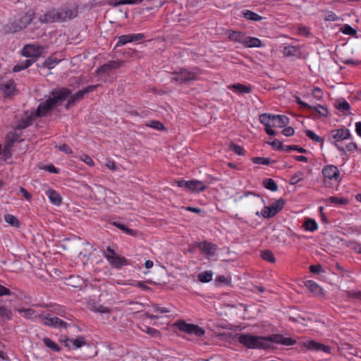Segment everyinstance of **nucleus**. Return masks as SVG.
<instances>
[{
  "mask_svg": "<svg viewBox=\"0 0 361 361\" xmlns=\"http://www.w3.org/2000/svg\"><path fill=\"white\" fill-rule=\"evenodd\" d=\"M296 341L292 338L284 337L276 334L268 336H257L250 335V348H260L264 350L275 348L274 344L281 345H293Z\"/></svg>",
  "mask_w": 361,
  "mask_h": 361,
  "instance_id": "f257e3e1",
  "label": "nucleus"
},
{
  "mask_svg": "<svg viewBox=\"0 0 361 361\" xmlns=\"http://www.w3.org/2000/svg\"><path fill=\"white\" fill-rule=\"evenodd\" d=\"M71 94V91L66 87H62L51 92V97L42 102L35 112L36 117H44L52 111L59 102L64 101Z\"/></svg>",
  "mask_w": 361,
  "mask_h": 361,
  "instance_id": "f03ea898",
  "label": "nucleus"
},
{
  "mask_svg": "<svg viewBox=\"0 0 361 361\" xmlns=\"http://www.w3.org/2000/svg\"><path fill=\"white\" fill-rule=\"evenodd\" d=\"M78 8L75 6H67L60 9H51L40 16L39 20L42 23H49L56 21H65L77 16Z\"/></svg>",
  "mask_w": 361,
  "mask_h": 361,
  "instance_id": "7ed1b4c3",
  "label": "nucleus"
},
{
  "mask_svg": "<svg viewBox=\"0 0 361 361\" xmlns=\"http://www.w3.org/2000/svg\"><path fill=\"white\" fill-rule=\"evenodd\" d=\"M34 16V11L31 9H29L23 15L19 16L13 22L7 23L4 26V30L11 33L19 32L27 27V25L33 20Z\"/></svg>",
  "mask_w": 361,
  "mask_h": 361,
  "instance_id": "20e7f679",
  "label": "nucleus"
},
{
  "mask_svg": "<svg viewBox=\"0 0 361 361\" xmlns=\"http://www.w3.org/2000/svg\"><path fill=\"white\" fill-rule=\"evenodd\" d=\"M201 73V70L197 67L191 70L180 68L173 73L171 80L180 85L187 84L191 81L197 80Z\"/></svg>",
  "mask_w": 361,
  "mask_h": 361,
  "instance_id": "39448f33",
  "label": "nucleus"
},
{
  "mask_svg": "<svg viewBox=\"0 0 361 361\" xmlns=\"http://www.w3.org/2000/svg\"><path fill=\"white\" fill-rule=\"evenodd\" d=\"M103 255L111 266L116 269H121L123 267L130 264L128 259L117 255L110 246H108L104 251Z\"/></svg>",
  "mask_w": 361,
  "mask_h": 361,
  "instance_id": "423d86ee",
  "label": "nucleus"
},
{
  "mask_svg": "<svg viewBox=\"0 0 361 361\" xmlns=\"http://www.w3.org/2000/svg\"><path fill=\"white\" fill-rule=\"evenodd\" d=\"M174 326L180 331L188 334H193L197 337H201L205 334V331L202 327L196 324H188L184 320H178L174 323Z\"/></svg>",
  "mask_w": 361,
  "mask_h": 361,
  "instance_id": "0eeeda50",
  "label": "nucleus"
},
{
  "mask_svg": "<svg viewBox=\"0 0 361 361\" xmlns=\"http://www.w3.org/2000/svg\"><path fill=\"white\" fill-rule=\"evenodd\" d=\"M44 47L43 46L35 44H26L23 47L22 54L27 58H32V60H35L43 54Z\"/></svg>",
  "mask_w": 361,
  "mask_h": 361,
  "instance_id": "6e6552de",
  "label": "nucleus"
},
{
  "mask_svg": "<svg viewBox=\"0 0 361 361\" xmlns=\"http://www.w3.org/2000/svg\"><path fill=\"white\" fill-rule=\"evenodd\" d=\"M285 205V200L280 198L273 202L269 207H264L261 212V215L266 219H269L274 216L279 212H280Z\"/></svg>",
  "mask_w": 361,
  "mask_h": 361,
  "instance_id": "1a4fd4ad",
  "label": "nucleus"
},
{
  "mask_svg": "<svg viewBox=\"0 0 361 361\" xmlns=\"http://www.w3.org/2000/svg\"><path fill=\"white\" fill-rule=\"evenodd\" d=\"M330 133L336 142H341L351 137V133L347 128L335 129L331 130ZM335 146L341 153L345 152L344 147L339 146L337 143H335Z\"/></svg>",
  "mask_w": 361,
  "mask_h": 361,
  "instance_id": "9d476101",
  "label": "nucleus"
},
{
  "mask_svg": "<svg viewBox=\"0 0 361 361\" xmlns=\"http://www.w3.org/2000/svg\"><path fill=\"white\" fill-rule=\"evenodd\" d=\"M39 321L44 325L54 328H66L67 323L56 317H51L49 314H39Z\"/></svg>",
  "mask_w": 361,
  "mask_h": 361,
  "instance_id": "9b49d317",
  "label": "nucleus"
},
{
  "mask_svg": "<svg viewBox=\"0 0 361 361\" xmlns=\"http://www.w3.org/2000/svg\"><path fill=\"white\" fill-rule=\"evenodd\" d=\"M196 246L200 249L202 253L206 255L207 259H210L215 256L217 250V245L216 244L204 240L197 243Z\"/></svg>",
  "mask_w": 361,
  "mask_h": 361,
  "instance_id": "f8f14e48",
  "label": "nucleus"
},
{
  "mask_svg": "<svg viewBox=\"0 0 361 361\" xmlns=\"http://www.w3.org/2000/svg\"><path fill=\"white\" fill-rule=\"evenodd\" d=\"M302 346L312 351H323L326 353H331V348L330 346L318 343L314 340L305 341L302 343Z\"/></svg>",
  "mask_w": 361,
  "mask_h": 361,
  "instance_id": "ddd939ff",
  "label": "nucleus"
},
{
  "mask_svg": "<svg viewBox=\"0 0 361 361\" xmlns=\"http://www.w3.org/2000/svg\"><path fill=\"white\" fill-rule=\"evenodd\" d=\"M145 35L143 33H136V34H130V35H123L117 37V42L116 44V47H121L127 43L138 42L145 38Z\"/></svg>",
  "mask_w": 361,
  "mask_h": 361,
  "instance_id": "4468645a",
  "label": "nucleus"
},
{
  "mask_svg": "<svg viewBox=\"0 0 361 361\" xmlns=\"http://www.w3.org/2000/svg\"><path fill=\"white\" fill-rule=\"evenodd\" d=\"M322 173L324 177V183H326V179H334L337 182L341 180L340 172L338 168L334 165L326 166L322 169Z\"/></svg>",
  "mask_w": 361,
  "mask_h": 361,
  "instance_id": "2eb2a0df",
  "label": "nucleus"
},
{
  "mask_svg": "<svg viewBox=\"0 0 361 361\" xmlns=\"http://www.w3.org/2000/svg\"><path fill=\"white\" fill-rule=\"evenodd\" d=\"M122 65V61H109L108 63L99 66L97 72L98 74L106 73L110 72L111 70L117 69Z\"/></svg>",
  "mask_w": 361,
  "mask_h": 361,
  "instance_id": "dca6fc26",
  "label": "nucleus"
},
{
  "mask_svg": "<svg viewBox=\"0 0 361 361\" xmlns=\"http://www.w3.org/2000/svg\"><path fill=\"white\" fill-rule=\"evenodd\" d=\"M207 189L206 184L198 180H188V189L187 190L193 192H203Z\"/></svg>",
  "mask_w": 361,
  "mask_h": 361,
  "instance_id": "f3484780",
  "label": "nucleus"
},
{
  "mask_svg": "<svg viewBox=\"0 0 361 361\" xmlns=\"http://www.w3.org/2000/svg\"><path fill=\"white\" fill-rule=\"evenodd\" d=\"M16 90V83L12 79L0 84V90L2 91L6 97L11 96Z\"/></svg>",
  "mask_w": 361,
  "mask_h": 361,
  "instance_id": "a211bd4d",
  "label": "nucleus"
},
{
  "mask_svg": "<svg viewBox=\"0 0 361 361\" xmlns=\"http://www.w3.org/2000/svg\"><path fill=\"white\" fill-rule=\"evenodd\" d=\"M85 344V340L82 336H78L75 338H67L65 341V345L72 349L79 348Z\"/></svg>",
  "mask_w": 361,
  "mask_h": 361,
  "instance_id": "6ab92c4d",
  "label": "nucleus"
},
{
  "mask_svg": "<svg viewBox=\"0 0 361 361\" xmlns=\"http://www.w3.org/2000/svg\"><path fill=\"white\" fill-rule=\"evenodd\" d=\"M99 86V84L88 85L83 90L78 91L75 94L72 95L70 98L73 99V102H75L78 100L82 99L84 97L85 94H87L89 92H92L94 91Z\"/></svg>",
  "mask_w": 361,
  "mask_h": 361,
  "instance_id": "aec40b11",
  "label": "nucleus"
},
{
  "mask_svg": "<svg viewBox=\"0 0 361 361\" xmlns=\"http://www.w3.org/2000/svg\"><path fill=\"white\" fill-rule=\"evenodd\" d=\"M271 126L273 128H283L289 123V118L284 115H273Z\"/></svg>",
  "mask_w": 361,
  "mask_h": 361,
  "instance_id": "412c9836",
  "label": "nucleus"
},
{
  "mask_svg": "<svg viewBox=\"0 0 361 361\" xmlns=\"http://www.w3.org/2000/svg\"><path fill=\"white\" fill-rule=\"evenodd\" d=\"M50 202L56 206H59L62 202V197L60 194L54 189H49L45 192Z\"/></svg>",
  "mask_w": 361,
  "mask_h": 361,
  "instance_id": "4be33fe9",
  "label": "nucleus"
},
{
  "mask_svg": "<svg viewBox=\"0 0 361 361\" xmlns=\"http://www.w3.org/2000/svg\"><path fill=\"white\" fill-rule=\"evenodd\" d=\"M228 36L231 40L241 42L245 45V47H248V37L245 33L231 31Z\"/></svg>",
  "mask_w": 361,
  "mask_h": 361,
  "instance_id": "5701e85b",
  "label": "nucleus"
},
{
  "mask_svg": "<svg viewBox=\"0 0 361 361\" xmlns=\"http://www.w3.org/2000/svg\"><path fill=\"white\" fill-rule=\"evenodd\" d=\"M18 312L19 313H20V314H23V316L25 318L30 319H32L33 321L39 320V314H37L36 312L33 309H31V308H28V309L21 308V309H18Z\"/></svg>",
  "mask_w": 361,
  "mask_h": 361,
  "instance_id": "b1692460",
  "label": "nucleus"
},
{
  "mask_svg": "<svg viewBox=\"0 0 361 361\" xmlns=\"http://www.w3.org/2000/svg\"><path fill=\"white\" fill-rule=\"evenodd\" d=\"M33 63L34 60L31 59H25L24 61H20L18 63L14 66L13 71L16 73L24 69H26L28 67H30Z\"/></svg>",
  "mask_w": 361,
  "mask_h": 361,
  "instance_id": "393cba45",
  "label": "nucleus"
},
{
  "mask_svg": "<svg viewBox=\"0 0 361 361\" xmlns=\"http://www.w3.org/2000/svg\"><path fill=\"white\" fill-rule=\"evenodd\" d=\"M305 286L314 294L320 295L322 293V288L313 281H307L305 283Z\"/></svg>",
  "mask_w": 361,
  "mask_h": 361,
  "instance_id": "a878e982",
  "label": "nucleus"
},
{
  "mask_svg": "<svg viewBox=\"0 0 361 361\" xmlns=\"http://www.w3.org/2000/svg\"><path fill=\"white\" fill-rule=\"evenodd\" d=\"M213 274L211 270L204 271L197 275V279L202 283H208L212 280Z\"/></svg>",
  "mask_w": 361,
  "mask_h": 361,
  "instance_id": "bb28decb",
  "label": "nucleus"
},
{
  "mask_svg": "<svg viewBox=\"0 0 361 361\" xmlns=\"http://www.w3.org/2000/svg\"><path fill=\"white\" fill-rule=\"evenodd\" d=\"M60 61H61L60 59H58L57 58H56L54 56H51L44 61L43 66H44V67L47 68L49 69H52L57 64H59L60 63Z\"/></svg>",
  "mask_w": 361,
  "mask_h": 361,
  "instance_id": "cd10ccee",
  "label": "nucleus"
},
{
  "mask_svg": "<svg viewBox=\"0 0 361 361\" xmlns=\"http://www.w3.org/2000/svg\"><path fill=\"white\" fill-rule=\"evenodd\" d=\"M250 290L252 292L253 295H256L255 297L258 301L262 302L264 298L262 295H258L259 293H264L265 291V288L262 286H252Z\"/></svg>",
  "mask_w": 361,
  "mask_h": 361,
  "instance_id": "c85d7f7f",
  "label": "nucleus"
},
{
  "mask_svg": "<svg viewBox=\"0 0 361 361\" xmlns=\"http://www.w3.org/2000/svg\"><path fill=\"white\" fill-rule=\"evenodd\" d=\"M153 312L155 314L152 315L151 318H159L160 314L169 313L171 312V309L166 307H159L158 305L153 306Z\"/></svg>",
  "mask_w": 361,
  "mask_h": 361,
  "instance_id": "c756f323",
  "label": "nucleus"
},
{
  "mask_svg": "<svg viewBox=\"0 0 361 361\" xmlns=\"http://www.w3.org/2000/svg\"><path fill=\"white\" fill-rule=\"evenodd\" d=\"M43 342L47 348L54 352H60L61 348L59 345L53 341L51 338L46 337L43 339Z\"/></svg>",
  "mask_w": 361,
  "mask_h": 361,
  "instance_id": "7c9ffc66",
  "label": "nucleus"
},
{
  "mask_svg": "<svg viewBox=\"0 0 361 361\" xmlns=\"http://www.w3.org/2000/svg\"><path fill=\"white\" fill-rule=\"evenodd\" d=\"M260 257L264 260L268 261L271 263H274L276 262L274 253L269 250H262L260 252Z\"/></svg>",
  "mask_w": 361,
  "mask_h": 361,
  "instance_id": "2f4dec72",
  "label": "nucleus"
},
{
  "mask_svg": "<svg viewBox=\"0 0 361 361\" xmlns=\"http://www.w3.org/2000/svg\"><path fill=\"white\" fill-rule=\"evenodd\" d=\"M33 123V117L32 116H28L25 118H22L18 123L17 128L18 129H24Z\"/></svg>",
  "mask_w": 361,
  "mask_h": 361,
  "instance_id": "473e14b6",
  "label": "nucleus"
},
{
  "mask_svg": "<svg viewBox=\"0 0 361 361\" xmlns=\"http://www.w3.org/2000/svg\"><path fill=\"white\" fill-rule=\"evenodd\" d=\"M111 224L116 228L121 229L123 232L125 233L130 235H134L135 234V231L131 228H128L126 225L122 224L117 221H113L111 222Z\"/></svg>",
  "mask_w": 361,
  "mask_h": 361,
  "instance_id": "72a5a7b5",
  "label": "nucleus"
},
{
  "mask_svg": "<svg viewBox=\"0 0 361 361\" xmlns=\"http://www.w3.org/2000/svg\"><path fill=\"white\" fill-rule=\"evenodd\" d=\"M272 117L273 114H262L259 118L260 122L265 126V128H267V126H271Z\"/></svg>",
  "mask_w": 361,
  "mask_h": 361,
  "instance_id": "f704fd0d",
  "label": "nucleus"
},
{
  "mask_svg": "<svg viewBox=\"0 0 361 361\" xmlns=\"http://www.w3.org/2000/svg\"><path fill=\"white\" fill-rule=\"evenodd\" d=\"M4 220L9 225L18 228L20 226V222L18 219L13 214H6L4 216Z\"/></svg>",
  "mask_w": 361,
  "mask_h": 361,
  "instance_id": "c9c22d12",
  "label": "nucleus"
},
{
  "mask_svg": "<svg viewBox=\"0 0 361 361\" xmlns=\"http://www.w3.org/2000/svg\"><path fill=\"white\" fill-rule=\"evenodd\" d=\"M18 134L16 131H11L7 133L6 136V144H10L11 147L13 146L14 142L18 139Z\"/></svg>",
  "mask_w": 361,
  "mask_h": 361,
  "instance_id": "e433bc0d",
  "label": "nucleus"
},
{
  "mask_svg": "<svg viewBox=\"0 0 361 361\" xmlns=\"http://www.w3.org/2000/svg\"><path fill=\"white\" fill-rule=\"evenodd\" d=\"M327 202L335 204H347L348 203V200L345 197H330L326 200Z\"/></svg>",
  "mask_w": 361,
  "mask_h": 361,
  "instance_id": "4c0bfd02",
  "label": "nucleus"
},
{
  "mask_svg": "<svg viewBox=\"0 0 361 361\" xmlns=\"http://www.w3.org/2000/svg\"><path fill=\"white\" fill-rule=\"evenodd\" d=\"M304 227L307 231H314L317 229L318 225L315 220L308 219L304 222Z\"/></svg>",
  "mask_w": 361,
  "mask_h": 361,
  "instance_id": "58836bf2",
  "label": "nucleus"
},
{
  "mask_svg": "<svg viewBox=\"0 0 361 361\" xmlns=\"http://www.w3.org/2000/svg\"><path fill=\"white\" fill-rule=\"evenodd\" d=\"M298 51V48L295 46H288L283 49V54L287 57L295 56Z\"/></svg>",
  "mask_w": 361,
  "mask_h": 361,
  "instance_id": "ea45409f",
  "label": "nucleus"
},
{
  "mask_svg": "<svg viewBox=\"0 0 361 361\" xmlns=\"http://www.w3.org/2000/svg\"><path fill=\"white\" fill-rule=\"evenodd\" d=\"M228 88L235 92L248 93V87L239 83L231 85Z\"/></svg>",
  "mask_w": 361,
  "mask_h": 361,
  "instance_id": "a19ab883",
  "label": "nucleus"
},
{
  "mask_svg": "<svg viewBox=\"0 0 361 361\" xmlns=\"http://www.w3.org/2000/svg\"><path fill=\"white\" fill-rule=\"evenodd\" d=\"M214 283H215L216 286L220 287V286H223L229 285L230 281L225 276L219 275L216 277Z\"/></svg>",
  "mask_w": 361,
  "mask_h": 361,
  "instance_id": "79ce46f5",
  "label": "nucleus"
},
{
  "mask_svg": "<svg viewBox=\"0 0 361 361\" xmlns=\"http://www.w3.org/2000/svg\"><path fill=\"white\" fill-rule=\"evenodd\" d=\"M336 107L338 110L341 111H348L350 109L349 103L344 99H339L336 104Z\"/></svg>",
  "mask_w": 361,
  "mask_h": 361,
  "instance_id": "37998d69",
  "label": "nucleus"
},
{
  "mask_svg": "<svg viewBox=\"0 0 361 361\" xmlns=\"http://www.w3.org/2000/svg\"><path fill=\"white\" fill-rule=\"evenodd\" d=\"M305 135L307 137H308L310 139L312 140L314 142H320L322 144H324V139L319 137V135H316L314 132H312L310 130H306L305 131Z\"/></svg>",
  "mask_w": 361,
  "mask_h": 361,
  "instance_id": "c03bdc74",
  "label": "nucleus"
},
{
  "mask_svg": "<svg viewBox=\"0 0 361 361\" xmlns=\"http://www.w3.org/2000/svg\"><path fill=\"white\" fill-rule=\"evenodd\" d=\"M264 187L270 190L271 191L275 192L278 190V185L275 183V181L271 178H268L264 180Z\"/></svg>",
  "mask_w": 361,
  "mask_h": 361,
  "instance_id": "a18cd8bd",
  "label": "nucleus"
},
{
  "mask_svg": "<svg viewBox=\"0 0 361 361\" xmlns=\"http://www.w3.org/2000/svg\"><path fill=\"white\" fill-rule=\"evenodd\" d=\"M147 127L154 128L156 130H162L164 129V126L162 123L159 121L152 120L146 123Z\"/></svg>",
  "mask_w": 361,
  "mask_h": 361,
  "instance_id": "49530a36",
  "label": "nucleus"
},
{
  "mask_svg": "<svg viewBox=\"0 0 361 361\" xmlns=\"http://www.w3.org/2000/svg\"><path fill=\"white\" fill-rule=\"evenodd\" d=\"M143 332L147 333V334L150 335L152 337H158L160 335L159 331L154 328H152L148 326H145L143 328L141 329Z\"/></svg>",
  "mask_w": 361,
  "mask_h": 361,
  "instance_id": "de8ad7c7",
  "label": "nucleus"
},
{
  "mask_svg": "<svg viewBox=\"0 0 361 361\" xmlns=\"http://www.w3.org/2000/svg\"><path fill=\"white\" fill-rule=\"evenodd\" d=\"M0 316L10 320L12 318V312L5 306H0Z\"/></svg>",
  "mask_w": 361,
  "mask_h": 361,
  "instance_id": "09e8293b",
  "label": "nucleus"
},
{
  "mask_svg": "<svg viewBox=\"0 0 361 361\" xmlns=\"http://www.w3.org/2000/svg\"><path fill=\"white\" fill-rule=\"evenodd\" d=\"M312 109H314L319 115L324 117H326L329 114L327 108L320 104H317V106H312Z\"/></svg>",
  "mask_w": 361,
  "mask_h": 361,
  "instance_id": "8fccbe9b",
  "label": "nucleus"
},
{
  "mask_svg": "<svg viewBox=\"0 0 361 361\" xmlns=\"http://www.w3.org/2000/svg\"><path fill=\"white\" fill-rule=\"evenodd\" d=\"M13 147L11 146L10 144H5L4 147L3 148V150L1 151V154L3 156V158L6 160L11 157V149Z\"/></svg>",
  "mask_w": 361,
  "mask_h": 361,
  "instance_id": "3c124183",
  "label": "nucleus"
},
{
  "mask_svg": "<svg viewBox=\"0 0 361 361\" xmlns=\"http://www.w3.org/2000/svg\"><path fill=\"white\" fill-rule=\"evenodd\" d=\"M91 310L95 312L99 313H109L111 311L109 307L102 305H94L92 307Z\"/></svg>",
  "mask_w": 361,
  "mask_h": 361,
  "instance_id": "603ef678",
  "label": "nucleus"
},
{
  "mask_svg": "<svg viewBox=\"0 0 361 361\" xmlns=\"http://www.w3.org/2000/svg\"><path fill=\"white\" fill-rule=\"evenodd\" d=\"M252 160L254 164H257L269 165L271 163L270 159L265 157H255Z\"/></svg>",
  "mask_w": 361,
  "mask_h": 361,
  "instance_id": "864d4df0",
  "label": "nucleus"
},
{
  "mask_svg": "<svg viewBox=\"0 0 361 361\" xmlns=\"http://www.w3.org/2000/svg\"><path fill=\"white\" fill-rule=\"evenodd\" d=\"M230 149L238 155H242L245 152V149L240 145L231 143L230 145Z\"/></svg>",
  "mask_w": 361,
  "mask_h": 361,
  "instance_id": "5fc2aeb1",
  "label": "nucleus"
},
{
  "mask_svg": "<svg viewBox=\"0 0 361 361\" xmlns=\"http://www.w3.org/2000/svg\"><path fill=\"white\" fill-rule=\"evenodd\" d=\"M80 160L85 163L87 165L90 166H94V161L92 160V159L87 154H82L79 157Z\"/></svg>",
  "mask_w": 361,
  "mask_h": 361,
  "instance_id": "6e6d98bb",
  "label": "nucleus"
},
{
  "mask_svg": "<svg viewBox=\"0 0 361 361\" xmlns=\"http://www.w3.org/2000/svg\"><path fill=\"white\" fill-rule=\"evenodd\" d=\"M341 31L344 34L349 35H355L357 32L356 30L353 28L349 25H344L343 27L341 28Z\"/></svg>",
  "mask_w": 361,
  "mask_h": 361,
  "instance_id": "4d7b16f0",
  "label": "nucleus"
},
{
  "mask_svg": "<svg viewBox=\"0 0 361 361\" xmlns=\"http://www.w3.org/2000/svg\"><path fill=\"white\" fill-rule=\"evenodd\" d=\"M262 46H263V44L259 39L250 37V48L260 47Z\"/></svg>",
  "mask_w": 361,
  "mask_h": 361,
  "instance_id": "13d9d810",
  "label": "nucleus"
},
{
  "mask_svg": "<svg viewBox=\"0 0 361 361\" xmlns=\"http://www.w3.org/2000/svg\"><path fill=\"white\" fill-rule=\"evenodd\" d=\"M269 144L274 149L284 150L285 147L282 145L281 142L277 139L274 140Z\"/></svg>",
  "mask_w": 361,
  "mask_h": 361,
  "instance_id": "bf43d9fd",
  "label": "nucleus"
},
{
  "mask_svg": "<svg viewBox=\"0 0 361 361\" xmlns=\"http://www.w3.org/2000/svg\"><path fill=\"white\" fill-rule=\"evenodd\" d=\"M290 150H297L300 153H305L306 152V149L302 148V147H298L297 145H287V146H285V149H284V151H290Z\"/></svg>",
  "mask_w": 361,
  "mask_h": 361,
  "instance_id": "052dcab7",
  "label": "nucleus"
},
{
  "mask_svg": "<svg viewBox=\"0 0 361 361\" xmlns=\"http://www.w3.org/2000/svg\"><path fill=\"white\" fill-rule=\"evenodd\" d=\"M18 194L20 195H22L27 201H30L31 199H32V195L30 193H29L27 192V190L23 188V187H20V189H19V192H18Z\"/></svg>",
  "mask_w": 361,
  "mask_h": 361,
  "instance_id": "680f3d73",
  "label": "nucleus"
},
{
  "mask_svg": "<svg viewBox=\"0 0 361 361\" xmlns=\"http://www.w3.org/2000/svg\"><path fill=\"white\" fill-rule=\"evenodd\" d=\"M45 171L52 173H59V169L55 167L53 164L46 165L43 168Z\"/></svg>",
  "mask_w": 361,
  "mask_h": 361,
  "instance_id": "e2e57ef3",
  "label": "nucleus"
},
{
  "mask_svg": "<svg viewBox=\"0 0 361 361\" xmlns=\"http://www.w3.org/2000/svg\"><path fill=\"white\" fill-rule=\"evenodd\" d=\"M312 95L317 99H321L323 97V92L322 90L319 87H314L312 90Z\"/></svg>",
  "mask_w": 361,
  "mask_h": 361,
  "instance_id": "0e129e2a",
  "label": "nucleus"
},
{
  "mask_svg": "<svg viewBox=\"0 0 361 361\" xmlns=\"http://www.w3.org/2000/svg\"><path fill=\"white\" fill-rule=\"evenodd\" d=\"M59 149L60 151L67 154H70L73 152L71 148L66 144H63L59 147Z\"/></svg>",
  "mask_w": 361,
  "mask_h": 361,
  "instance_id": "69168bd1",
  "label": "nucleus"
},
{
  "mask_svg": "<svg viewBox=\"0 0 361 361\" xmlns=\"http://www.w3.org/2000/svg\"><path fill=\"white\" fill-rule=\"evenodd\" d=\"M322 266L320 265V264H317V265H311L310 267V271L312 273H314V274H319L320 273L321 271H322Z\"/></svg>",
  "mask_w": 361,
  "mask_h": 361,
  "instance_id": "338daca9",
  "label": "nucleus"
},
{
  "mask_svg": "<svg viewBox=\"0 0 361 361\" xmlns=\"http://www.w3.org/2000/svg\"><path fill=\"white\" fill-rule=\"evenodd\" d=\"M350 248L355 252L361 254V244L358 243H350Z\"/></svg>",
  "mask_w": 361,
  "mask_h": 361,
  "instance_id": "774afa93",
  "label": "nucleus"
}]
</instances>
